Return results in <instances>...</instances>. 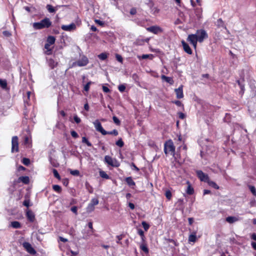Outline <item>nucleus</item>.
Segmentation results:
<instances>
[{
    "label": "nucleus",
    "instance_id": "57",
    "mask_svg": "<svg viewBox=\"0 0 256 256\" xmlns=\"http://www.w3.org/2000/svg\"><path fill=\"white\" fill-rule=\"evenodd\" d=\"M152 12L154 14H157L159 12V9L156 7H154L152 9Z\"/></svg>",
    "mask_w": 256,
    "mask_h": 256
},
{
    "label": "nucleus",
    "instance_id": "48",
    "mask_svg": "<svg viewBox=\"0 0 256 256\" xmlns=\"http://www.w3.org/2000/svg\"><path fill=\"white\" fill-rule=\"evenodd\" d=\"M90 230L89 229L88 230L86 234H84V236H83L84 238L88 239L91 236V235H90Z\"/></svg>",
    "mask_w": 256,
    "mask_h": 256
},
{
    "label": "nucleus",
    "instance_id": "17",
    "mask_svg": "<svg viewBox=\"0 0 256 256\" xmlns=\"http://www.w3.org/2000/svg\"><path fill=\"white\" fill-rule=\"evenodd\" d=\"M26 216L30 221L33 222L34 220V215L32 211H30V210L27 211Z\"/></svg>",
    "mask_w": 256,
    "mask_h": 256
},
{
    "label": "nucleus",
    "instance_id": "55",
    "mask_svg": "<svg viewBox=\"0 0 256 256\" xmlns=\"http://www.w3.org/2000/svg\"><path fill=\"white\" fill-rule=\"evenodd\" d=\"M71 210L74 213L76 214H77L78 213H77V207L76 206H72L71 208Z\"/></svg>",
    "mask_w": 256,
    "mask_h": 256
},
{
    "label": "nucleus",
    "instance_id": "6",
    "mask_svg": "<svg viewBox=\"0 0 256 256\" xmlns=\"http://www.w3.org/2000/svg\"><path fill=\"white\" fill-rule=\"evenodd\" d=\"M104 161L108 164L112 166L118 167L120 166L119 162L115 158H112V157L106 156L104 158Z\"/></svg>",
    "mask_w": 256,
    "mask_h": 256
},
{
    "label": "nucleus",
    "instance_id": "15",
    "mask_svg": "<svg viewBox=\"0 0 256 256\" xmlns=\"http://www.w3.org/2000/svg\"><path fill=\"white\" fill-rule=\"evenodd\" d=\"M182 43L184 51L188 54H191L192 53V51L189 46L184 41H182Z\"/></svg>",
    "mask_w": 256,
    "mask_h": 256
},
{
    "label": "nucleus",
    "instance_id": "64",
    "mask_svg": "<svg viewBox=\"0 0 256 256\" xmlns=\"http://www.w3.org/2000/svg\"><path fill=\"white\" fill-rule=\"evenodd\" d=\"M252 248L254 250H256V242H252Z\"/></svg>",
    "mask_w": 256,
    "mask_h": 256
},
{
    "label": "nucleus",
    "instance_id": "12",
    "mask_svg": "<svg viewBox=\"0 0 256 256\" xmlns=\"http://www.w3.org/2000/svg\"><path fill=\"white\" fill-rule=\"evenodd\" d=\"M146 30L154 34H158L162 32L161 28L157 26H152L148 28Z\"/></svg>",
    "mask_w": 256,
    "mask_h": 256
},
{
    "label": "nucleus",
    "instance_id": "5",
    "mask_svg": "<svg viewBox=\"0 0 256 256\" xmlns=\"http://www.w3.org/2000/svg\"><path fill=\"white\" fill-rule=\"evenodd\" d=\"M98 202L99 201L97 198H92L86 208V212L90 213L94 211L95 206L98 204Z\"/></svg>",
    "mask_w": 256,
    "mask_h": 256
},
{
    "label": "nucleus",
    "instance_id": "52",
    "mask_svg": "<svg viewBox=\"0 0 256 256\" xmlns=\"http://www.w3.org/2000/svg\"><path fill=\"white\" fill-rule=\"evenodd\" d=\"M71 135L74 138H77L78 136V134L74 130L71 132Z\"/></svg>",
    "mask_w": 256,
    "mask_h": 256
},
{
    "label": "nucleus",
    "instance_id": "11",
    "mask_svg": "<svg viewBox=\"0 0 256 256\" xmlns=\"http://www.w3.org/2000/svg\"><path fill=\"white\" fill-rule=\"evenodd\" d=\"M196 174L198 178L202 181L207 182L208 180V175L204 174L202 171L198 170L196 172Z\"/></svg>",
    "mask_w": 256,
    "mask_h": 256
},
{
    "label": "nucleus",
    "instance_id": "47",
    "mask_svg": "<svg viewBox=\"0 0 256 256\" xmlns=\"http://www.w3.org/2000/svg\"><path fill=\"white\" fill-rule=\"evenodd\" d=\"M114 122L117 124L120 125V120L115 116H114L112 118Z\"/></svg>",
    "mask_w": 256,
    "mask_h": 256
},
{
    "label": "nucleus",
    "instance_id": "22",
    "mask_svg": "<svg viewBox=\"0 0 256 256\" xmlns=\"http://www.w3.org/2000/svg\"><path fill=\"white\" fill-rule=\"evenodd\" d=\"M48 64L49 66L52 68H54L57 65V62H55L54 60L52 58H50L48 60Z\"/></svg>",
    "mask_w": 256,
    "mask_h": 256
},
{
    "label": "nucleus",
    "instance_id": "24",
    "mask_svg": "<svg viewBox=\"0 0 256 256\" xmlns=\"http://www.w3.org/2000/svg\"><path fill=\"white\" fill-rule=\"evenodd\" d=\"M10 226L15 228H18L21 227L20 224L17 221L12 222L10 224Z\"/></svg>",
    "mask_w": 256,
    "mask_h": 256
},
{
    "label": "nucleus",
    "instance_id": "9",
    "mask_svg": "<svg viewBox=\"0 0 256 256\" xmlns=\"http://www.w3.org/2000/svg\"><path fill=\"white\" fill-rule=\"evenodd\" d=\"M94 128L96 130L99 132H100L103 135L106 134V131L105 130L102 126L101 124L98 120H95L93 122Z\"/></svg>",
    "mask_w": 256,
    "mask_h": 256
},
{
    "label": "nucleus",
    "instance_id": "14",
    "mask_svg": "<svg viewBox=\"0 0 256 256\" xmlns=\"http://www.w3.org/2000/svg\"><path fill=\"white\" fill-rule=\"evenodd\" d=\"M197 240L196 237V232H193L191 233L188 236V242H195Z\"/></svg>",
    "mask_w": 256,
    "mask_h": 256
},
{
    "label": "nucleus",
    "instance_id": "18",
    "mask_svg": "<svg viewBox=\"0 0 256 256\" xmlns=\"http://www.w3.org/2000/svg\"><path fill=\"white\" fill-rule=\"evenodd\" d=\"M161 78L162 80H165L166 82L170 84H174V80H173L172 78L170 77H168L164 75H162L161 76Z\"/></svg>",
    "mask_w": 256,
    "mask_h": 256
},
{
    "label": "nucleus",
    "instance_id": "61",
    "mask_svg": "<svg viewBox=\"0 0 256 256\" xmlns=\"http://www.w3.org/2000/svg\"><path fill=\"white\" fill-rule=\"evenodd\" d=\"M188 220L190 224H192L194 222V219L192 218H188Z\"/></svg>",
    "mask_w": 256,
    "mask_h": 256
},
{
    "label": "nucleus",
    "instance_id": "35",
    "mask_svg": "<svg viewBox=\"0 0 256 256\" xmlns=\"http://www.w3.org/2000/svg\"><path fill=\"white\" fill-rule=\"evenodd\" d=\"M217 26L219 27H224L226 28V27L224 26V23L222 19H218L217 21Z\"/></svg>",
    "mask_w": 256,
    "mask_h": 256
},
{
    "label": "nucleus",
    "instance_id": "51",
    "mask_svg": "<svg viewBox=\"0 0 256 256\" xmlns=\"http://www.w3.org/2000/svg\"><path fill=\"white\" fill-rule=\"evenodd\" d=\"M74 118L75 122L77 124H79L81 121L80 118H79L76 115L74 116Z\"/></svg>",
    "mask_w": 256,
    "mask_h": 256
},
{
    "label": "nucleus",
    "instance_id": "39",
    "mask_svg": "<svg viewBox=\"0 0 256 256\" xmlns=\"http://www.w3.org/2000/svg\"><path fill=\"white\" fill-rule=\"evenodd\" d=\"M142 226L143 228H144V230L146 231H147L150 228L149 224H148L146 222H144V221L142 222Z\"/></svg>",
    "mask_w": 256,
    "mask_h": 256
},
{
    "label": "nucleus",
    "instance_id": "4",
    "mask_svg": "<svg viewBox=\"0 0 256 256\" xmlns=\"http://www.w3.org/2000/svg\"><path fill=\"white\" fill-rule=\"evenodd\" d=\"M81 24L80 20H77L76 24L72 23L69 25H62V29L65 31L71 32L76 29V25L80 26Z\"/></svg>",
    "mask_w": 256,
    "mask_h": 256
},
{
    "label": "nucleus",
    "instance_id": "23",
    "mask_svg": "<svg viewBox=\"0 0 256 256\" xmlns=\"http://www.w3.org/2000/svg\"><path fill=\"white\" fill-rule=\"evenodd\" d=\"M56 40V38L53 36H49L47 38V44H49L50 45L53 44Z\"/></svg>",
    "mask_w": 256,
    "mask_h": 256
},
{
    "label": "nucleus",
    "instance_id": "7",
    "mask_svg": "<svg viewBox=\"0 0 256 256\" xmlns=\"http://www.w3.org/2000/svg\"><path fill=\"white\" fill-rule=\"evenodd\" d=\"M18 138L16 136H13L12 140V152H18Z\"/></svg>",
    "mask_w": 256,
    "mask_h": 256
},
{
    "label": "nucleus",
    "instance_id": "37",
    "mask_svg": "<svg viewBox=\"0 0 256 256\" xmlns=\"http://www.w3.org/2000/svg\"><path fill=\"white\" fill-rule=\"evenodd\" d=\"M71 174L75 176H78L80 174V172L78 170H70Z\"/></svg>",
    "mask_w": 256,
    "mask_h": 256
},
{
    "label": "nucleus",
    "instance_id": "56",
    "mask_svg": "<svg viewBox=\"0 0 256 256\" xmlns=\"http://www.w3.org/2000/svg\"><path fill=\"white\" fill-rule=\"evenodd\" d=\"M102 90L104 92H110V89L108 87L104 86H102Z\"/></svg>",
    "mask_w": 256,
    "mask_h": 256
},
{
    "label": "nucleus",
    "instance_id": "13",
    "mask_svg": "<svg viewBox=\"0 0 256 256\" xmlns=\"http://www.w3.org/2000/svg\"><path fill=\"white\" fill-rule=\"evenodd\" d=\"M182 88L183 86L181 85L178 88H176L174 90L178 98H182L184 97Z\"/></svg>",
    "mask_w": 256,
    "mask_h": 256
},
{
    "label": "nucleus",
    "instance_id": "58",
    "mask_svg": "<svg viewBox=\"0 0 256 256\" xmlns=\"http://www.w3.org/2000/svg\"><path fill=\"white\" fill-rule=\"evenodd\" d=\"M136 13V10L135 8H132L130 10V14L132 15H134Z\"/></svg>",
    "mask_w": 256,
    "mask_h": 256
},
{
    "label": "nucleus",
    "instance_id": "53",
    "mask_svg": "<svg viewBox=\"0 0 256 256\" xmlns=\"http://www.w3.org/2000/svg\"><path fill=\"white\" fill-rule=\"evenodd\" d=\"M166 196L168 199H170L172 196V194L170 191H166Z\"/></svg>",
    "mask_w": 256,
    "mask_h": 256
},
{
    "label": "nucleus",
    "instance_id": "29",
    "mask_svg": "<svg viewBox=\"0 0 256 256\" xmlns=\"http://www.w3.org/2000/svg\"><path fill=\"white\" fill-rule=\"evenodd\" d=\"M0 86L2 88H6L7 86V82L6 80L0 79Z\"/></svg>",
    "mask_w": 256,
    "mask_h": 256
},
{
    "label": "nucleus",
    "instance_id": "2",
    "mask_svg": "<svg viewBox=\"0 0 256 256\" xmlns=\"http://www.w3.org/2000/svg\"><path fill=\"white\" fill-rule=\"evenodd\" d=\"M52 24V22L50 19L45 18L40 22H34L33 24V27L34 29L40 30L46 28L50 27Z\"/></svg>",
    "mask_w": 256,
    "mask_h": 256
},
{
    "label": "nucleus",
    "instance_id": "16",
    "mask_svg": "<svg viewBox=\"0 0 256 256\" xmlns=\"http://www.w3.org/2000/svg\"><path fill=\"white\" fill-rule=\"evenodd\" d=\"M137 57L139 60L146 58L152 60L154 58V55L152 54H142V56H138Z\"/></svg>",
    "mask_w": 256,
    "mask_h": 256
},
{
    "label": "nucleus",
    "instance_id": "38",
    "mask_svg": "<svg viewBox=\"0 0 256 256\" xmlns=\"http://www.w3.org/2000/svg\"><path fill=\"white\" fill-rule=\"evenodd\" d=\"M98 57L102 60H104L107 58L108 56L105 53H102L98 56Z\"/></svg>",
    "mask_w": 256,
    "mask_h": 256
},
{
    "label": "nucleus",
    "instance_id": "28",
    "mask_svg": "<svg viewBox=\"0 0 256 256\" xmlns=\"http://www.w3.org/2000/svg\"><path fill=\"white\" fill-rule=\"evenodd\" d=\"M24 144L30 147L31 145V140L28 136L24 138Z\"/></svg>",
    "mask_w": 256,
    "mask_h": 256
},
{
    "label": "nucleus",
    "instance_id": "31",
    "mask_svg": "<svg viewBox=\"0 0 256 256\" xmlns=\"http://www.w3.org/2000/svg\"><path fill=\"white\" fill-rule=\"evenodd\" d=\"M100 175L102 178H106V179H108L109 178L108 176L104 171L100 170Z\"/></svg>",
    "mask_w": 256,
    "mask_h": 256
},
{
    "label": "nucleus",
    "instance_id": "49",
    "mask_svg": "<svg viewBox=\"0 0 256 256\" xmlns=\"http://www.w3.org/2000/svg\"><path fill=\"white\" fill-rule=\"evenodd\" d=\"M94 22L96 24H98L100 26H103L104 25V22L102 21H101L99 20L96 19L94 20Z\"/></svg>",
    "mask_w": 256,
    "mask_h": 256
},
{
    "label": "nucleus",
    "instance_id": "54",
    "mask_svg": "<svg viewBox=\"0 0 256 256\" xmlns=\"http://www.w3.org/2000/svg\"><path fill=\"white\" fill-rule=\"evenodd\" d=\"M116 58L117 60H118V62H122V58L120 55L116 54Z\"/></svg>",
    "mask_w": 256,
    "mask_h": 256
},
{
    "label": "nucleus",
    "instance_id": "32",
    "mask_svg": "<svg viewBox=\"0 0 256 256\" xmlns=\"http://www.w3.org/2000/svg\"><path fill=\"white\" fill-rule=\"evenodd\" d=\"M82 142L86 144L88 146H91L92 144L88 140L86 137L82 138Z\"/></svg>",
    "mask_w": 256,
    "mask_h": 256
},
{
    "label": "nucleus",
    "instance_id": "34",
    "mask_svg": "<svg viewBox=\"0 0 256 256\" xmlns=\"http://www.w3.org/2000/svg\"><path fill=\"white\" fill-rule=\"evenodd\" d=\"M46 8L50 12H54L56 10L50 4L47 5Z\"/></svg>",
    "mask_w": 256,
    "mask_h": 256
},
{
    "label": "nucleus",
    "instance_id": "10",
    "mask_svg": "<svg viewBox=\"0 0 256 256\" xmlns=\"http://www.w3.org/2000/svg\"><path fill=\"white\" fill-rule=\"evenodd\" d=\"M22 245L24 248L30 254H34L36 253V251L29 242H24Z\"/></svg>",
    "mask_w": 256,
    "mask_h": 256
},
{
    "label": "nucleus",
    "instance_id": "44",
    "mask_svg": "<svg viewBox=\"0 0 256 256\" xmlns=\"http://www.w3.org/2000/svg\"><path fill=\"white\" fill-rule=\"evenodd\" d=\"M106 134H113L114 136H117L118 134V132L116 130H114L110 132H106Z\"/></svg>",
    "mask_w": 256,
    "mask_h": 256
},
{
    "label": "nucleus",
    "instance_id": "27",
    "mask_svg": "<svg viewBox=\"0 0 256 256\" xmlns=\"http://www.w3.org/2000/svg\"><path fill=\"white\" fill-rule=\"evenodd\" d=\"M140 248L141 250H142L146 254H148V249L146 246V245L144 244H142L140 245Z\"/></svg>",
    "mask_w": 256,
    "mask_h": 256
},
{
    "label": "nucleus",
    "instance_id": "20",
    "mask_svg": "<svg viewBox=\"0 0 256 256\" xmlns=\"http://www.w3.org/2000/svg\"><path fill=\"white\" fill-rule=\"evenodd\" d=\"M50 45L49 44L46 43L44 46V48L46 50L45 51V54L47 55H50L52 54V49L50 48Z\"/></svg>",
    "mask_w": 256,
    "mask_h": 256
},
{
    "label": "nucleus",
    "instance_id": "21",
    "mask_svg": "<svg viewBox=\"0 0 256 256\" xmlns=\"http://www.w3.org/2000/svg\"><path fill=\"white\" fill-rule=\"evenodd\" d=\"M126 183L128 184L130 186H135V182L132 179V178L131 177L127 178L126 179Z\"/></svg>",
    "mask_w": 256,
    "mask_h": 256
},
{
    "label": "nucleus",
    "instance_id": "8",
    "mask_svg": "<svg viewBox=\"0 0 256 256\" xmlns=\"http://www.w3.org/2000/svg\"><path fill=\"white\" fill-rule=\"evenodd\" d=\"M88 63V59L86 56H82L81 59L72 64V66H86Z\"/></svg>",
    "mask_w": 256,
    "mask_h": 256
},
{
    "label": "nucleus",
    "instance_id": "1",
    "mask_svg": "<svg viewBox=\"0 0 256 256\" xmlns=\"http://www.w3.org/2000/svg\"><path fill=\"white\" fill-rule=\"evenodd\" d=\"M208 34L204 30H200L196 31V34H191L188 36L187 40L196 49L197 42H202L208 38Z\"/></svg>",
    "mask_w": 256,
    "mask_h": 256
},
{
    "label": "nucleus",
    "instance_id": "45",
    "mask_svg": "<svg viewBox=\"0 0 256 256\" xmlns=\"http://www.w3.org/2000/svg\"><path fill=\"white\" fill-rule=\"evenodd\" d=\"M22 163L26 166H28L30 163V160L27 158H24L22 159Z\"/></svg>",
    "mask_w": 256,
    "mask_h": 256
},
{
    "label": "nucleus",
    "instance_id": "43",
    "mask_svg": "<svg viewBox=\"0 0 256 256\" xmlns=\"http://www.w3.org/2000/svg\"><path fill=\"white\" fill-rule=\"evenodd\" d=\"M92 82H89L84 86V90H86V92L88 91V90L90 89V86L92 84Z\"/></svg>",
    "mask_w": 256,
    "mask_h": 256
},
{
    "label": "nucleus",
    "instance_id": "26",
    "mask_svg": "<svg viewBox=\"0 0 256 256\" xmlns=\"http://www.w3.org/2000/svg\"><path fill=\"white\" fill-rule=\"evenodd\" d=\"M206 182H208V185L216 189L219 188V186L214 182H212V181H211V180H208Z\"/></svg>",
    "mask_w": 256,
    "mask_h": 256
},
{
    "label": "nucleus",
    "instance_id": "30",
    "mask_svg": "<svg viewBox=\"0 0 256 256\" xmlns=\"http://www.w3.org/2000/svg\"><path fill=\"white\" fill-rule=\"evenodd\" d=\"M186 192L188 194H192L194 192V189L190 184H188Z\"/></svg>",
    "mask_w": 256,
    "mask_h": 256
},
{
    "label": "nucleus",
    "instance_id": "50",
    "mask_svg": "<svg viewBox=\"0 0 256 256\" xmlns=\"http://www.w3.org/2000/svg\"><path fill=\"white\" fill-rule=\"evenodd\" d=\"M250 188L252 194L254 196H256V190L255 188L253 186H250Z\"/></svg>",
    "mask_w": 256,
    "mask_h": 256
},
{
    "label": "nucleus",
    "instance_id": "42",
    "mask_svg": "<svg viewBox=\"0 0 256 256\" xmlns=\"http://www.w3.org/2000/svg\"><path fill=\"white\" fill-rule=\"evenodd\" d=\"M118 89L119 90L120 92H124L125 90H126V86L124 84H120V86H118Z\"/></svg>",
    "mask_w": 256,
    "mask_h": 256
},
{
    "label": "nucleus",
    "instance_id": "46",
    "mask_svg": "<svg viewBox=\"0 0 256 256\" xmlns=\"http://www.w3.org/2000/svg\"><path fill=\"white\" fill-rule=\"evenodd\" d=\"M52 172H53L54 176L56 178H57L60 180V176L58 171L56 169H53Z\"/></svg>",
    "mask_w": 256,
    "mask_h": 256
},
{
    "label": "nucleus",
    "instance_id": "40",
    "mask_svg": "<svg viewBox=\"0 0 256 256\" xmlns=\"http://www.w3.org/2000/svg\"><path fill=\"white\" fill-rule=\"evenodd\" d=\"M138 234L141 236V238H142V241L144 240V232H143V230L141 229H139L138 230Z\"/></svg>",
    "mask_w": 256,
    "mask_h": 256
},
{
    "label": "nucleus",
    "instance_id": "25",
    "mask_svg": "<svg viewBox=\"0 0 256 256\" xmlns=\"http://www.w3.org/2000/svg\"><path fill=\"white\" fill-rule=\"evenodd\" d=\"M18 180L22 182L24 184H28L29 182V178L27 176H20Z\"/></svg>",
    "mask_w": 256,
    "mask_h": 256
},
{
    "label": "nucleus",
    "instance_id": "63",
    "mask_svg": "<svg viewBox=\"0 0 256 256\" xmlns=\"http://www.w3.org/2000/svg\"><path fill=\"white\" fill-rule=\"evenodd\" d=\"M84 108L88 111V110H89V106H88V103L84 105Z\"/></svg>",
    "mask_w": 256,
    "mask_h": 256
},
{
    "label": "nucleus",
    "instance_id": "33",
    "mask_svg": "<svg viewBox=\"0 0 256 256\" xmlns=\"http://www.w3.org/2000/svg\"><path fill=\"white\" fill-rule=\"evenodd\" d=\"M116 144L120 148H122L124 146V143L122 138H120L118 139V140L116 142Z\"/></svg>",
    "mask_w": 256,
    "mask_h": 256
},
{
    "label": "nucleus",
    "instance_id": "36",
    "mask_svg": "<svg viewBox=\"0 0 256 256\" xmlns=\"http://www.w3.org/2000/svg\"><path fill=\"white\" fill-rule=\"evenodd\" d=\"M52 188L54 190H55L56 192H60L62 190L61 187L58 185H54L52 186Z\"/></svg>",
    "mask_w": 256,
    "mask_h": 256
},
{
    "label": "nucleus",
    "instance_id": "62",
    "mask_svg": "<svg viewBox=\"0 0 256 256\" xmlns=\"http://www.w3.org/2000/svg\"><path fill=\"white\" fill-rule=\"evenodd\" d=\"M128 206L132 210L134 208V205L132 203L130 202L128 204Z\"/></svg>",
    "mask_w": 256,
    "mask_h": 256
},
{
    "label": "nucleus",
    "instance_id": "59",
    "mask_svg": "<svg viewBox=\"0 0 256 256\" xmlns=\"http://www.w3.org/2000/svg\"><path fill=\"white\" fill-rule=\"evenodd\" d=\"M174 102L178 106H182V102L179 100H176Z\"/></svg>",
    "mask_w": 256,
    "mask_h": 256
},
{
    "label": "nucleus",
    "instance_id": "19",
    "mask_svg": "<svg viewBox=\"0 0 256 256\" xmlns=\"http://www.w3.org/2000/svg\"><path fill=\"white\" fill-rule=\"evenodd\" d=\"M226 220L227 222L232 224L238 221V218L235 216H228L226 218Z\"/></svg>",
    "mask_w": 256,
    "mask_h": 256
},
{
    "label": "nucleus",
    "instance_id": "41",
    "mask_svg": "<svg viewBox=\"0 0 256 256\" xmlns=\"http://www.w3.org/2000/svg\"><path fill=\"white\" fill-rule=\"evenodd\" d=\"M88 227L90 230V235H92L93 233V228H92V222H89L88 224Z\"/></svg>",
    "mask_w": 256,
    "mask_h": 256
},
{
    "label": "nucleus",
    "instance_id": "3",
    "mask_svg": "<svg viewBox=\"0 0 256 256\" xmlns=\"http://www.w3.org/2000/svg\"><path fill=\"white\" fill-rule=\"evenodd\" d=\"M164 150L166 154L175 156V147L172 140H169L164 144Z\"/></svg>",
    "mask_w": 256,
    "mask_h": 256
},
{
    "label": "nucleus",
    "instance_id": "60",
    "mask_svg": "<svg viewBox=\"0 0 256 256\" xmlns=\"http://www.w3.org/2000/svg\"><path fill=\"white\" fill-rule=\"evenodd\" d=\"M132 168L133 169V170H136V171H138L139 170V169L136 167V166L134 164H132Z\"/></svg>",
    "mask_w": 256,
    "mask_h": 256
}]
</instances>
